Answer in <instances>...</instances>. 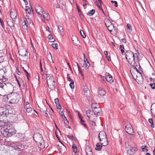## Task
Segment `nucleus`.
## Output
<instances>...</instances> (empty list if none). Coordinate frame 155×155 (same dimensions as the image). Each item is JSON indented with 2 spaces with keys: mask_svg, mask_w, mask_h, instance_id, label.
<instances>
[{
  "mask_svg": "<svg viewBox=\"0 0 155 155\" xmlns=\"http://www.w3.org/2000/svg\"><path fill=\"white\" fill-rule=\"evenodd\" d=\"M10 103L11 104H17L20 99V95L16 93H11L10 94Z\"/></svg>",
  "mask_w": 155,
  "mask_h": 155,
  "instance_id": "nucleus-1",
  "label": "nucleus"
},
{
  "mask_svg": "<svg viewBox=\"0 0 155 155\" xmlns=\"http://www.w3.org/2000/svg\"><path fill=\"white\" fill-rule=\"evenodd\" d=\"M126 58L129 64H131L132 61H134V56L133 53L130 50L126 51L125 53Z\"/></svg>",
  "mask_w": 155,
  "mask_h": 155,
  "instance_id": "nucleus-2",
  "label": "nucleus"
},
{
  "mask_svg": "<svg viewBox=\"0 0 155 155\" xmlns=\"http://www.w3.org/2000/svg\"><path fill=\"white\" fill-rule=\"evenodd\" d=\"M34 139L36 142L41 145L43 141L42 136L39 133L35 134L34 135Z\"/></svg>",
  "mask_w": 155,
  "mask_h": 155,
  "instance_id": "nucleus-3",
  "label": "nucleus"
},
{
  "mask_svg": "<svg viewBox=\"0 0 155 155\" xmlns=\"http://www.w3.org/2000/svg\"><path fill=\"white\" fill-rule=\"evenodd\" d=\"M124 129L126 132L130 135H132L134 133L132 126L129 123H127V124L124 126Z\"/></svg>",
  "mask_w": 155,
  "mask_h": 155,
  "instance_id": "nucleus-4",
  "label": "nucleus"
},
{
  "mask_svg": "<svg viewBox=\"0 0 155 155\" xmlns=\"http://www.w3.org/2000/svg\"><path fill=\"white\" fill-rule=\"evenodd\" d=\"M8 114V110L6 108L3 107L0 108V116L6 117Z\"/></svg>",
  "mask_w": 155,
  "mask_h": 155,
  "instance_id": "nucleus-5",
  "label": "nucleus"
},
{
  "mask_svg": "<svg viewBox=\"0 0 155 155\" xmlns=\"http://www.w3.org/2000/svg\"><path fill=\"white\" fill-rule=\"evenodd\" d=\"M107 22H105V24L106 27H107V29L111 33L113 29L114 28V26L113 24L109 20H107Z\"/></svg>",
  "mask_w": 155,
  "mask_h": 155,
  "instance_id": "nucleus-6",
  "label": "nucleus"
},
{
  "mask_svg": "<svg viewBox=\"0 0 155 155\" xmlns=\"http://www.w3.org/2000/svg\"><path fill=\"white\" fill-rule=\"evenodd\" d=\"M140 75L139 76H136V78H134L136 81L140 84H142L143 82V78L141 74V73L139 72Z\"/></svg>",
  "mask_w": 155,
  "mask_h": 155,
  "instance_id": "nucleus-7",
  "label": "nucleus"
},
{
  "mask_svg": "<svg viewBox=\"0 0 155 155\" xmlns=\"http://www.w3.org/2000/svg\"><path fill=\"white\" fill-rule=\"evenodd\" d=\"M93 112L94 113V114L97 116H101V109L100 106H98L94 110H93Z\"/></svg>",
  "mask_w": 155,
  "mask_h": 155,
  "instance_id": "nucleus-8",
  "label": "nucleus"
},
{
  "mask_svg": "<svg viewBox=\"0 0 155 155\" xmlns=\"http://www.w3.org/2000/svg\"><path fill=\"white\" fill-rule=\"evenodd\" d=\"M105 75L106 76L105 77V78L107 81L110 84H111L113 82V81L112 80V77L110 74L106 73Z\"/></svg>",
  "mask_w": 155,
  "mask_h": 155,
  "instance_id": "nucleus-9",
  "label": "nucleus"
},
{
  "mask_svg": "<svg viewBox=\"0 0 155 155\" xmlns=\"http://www.w3.org/2000/svg\"><path fill=\"white\" fill-rule=\"evenodd\" d=\"M48 75V74H46L47 84L55 82L53 77L52 76L49 77Z\"/></svg>",
  "mask_w": 155,
  "mask_h": 155,
  "instance_id": "nucleus-10",
  "label": "nucleus"
},
{
  "mask_svg": "<svg viewBox=\"0 0 155 155\" xmlns=\"http://www.w3.org/2000/svg\"><path fill=\"white\" fill-rule=\"evenodd\" d=\"M98 137H100L103 140L107 139L106 134L104 131L100 132L98 134Z\"/></svg>",
  "mask_w": 155,
  "mask_h": 155,
  "instance_id": "nucleus-11",
  "label": "nucleus"
},
{
  "mask_svg": "<svg viewBox=\"0 0 155 155\" xmlns=\"http://www.w3.org/2000/svg\"><path fill=\"white\" fill-rule=\"evenodd\" d=\"M35 10L38 15H40L41 16H42L41 13H40V12L41 13H43V12L41 7L38 5L36 6L35 7Z\"/></svg>",
  "mask_w": 155,
  "mask_h": 155,
  "instance_id": "nucleus-12",
  "label": "nucleus"
},
{
  "mask_svg": "<svg viewBox=\"0 0 155 155\" xmlns=\"http://www.w3.org/2000/svg\"><path fill=\"white\" fill-rule=\"evenodd\" d=\"M10 17L12 19L15 18L17 16V14L16 11L13 10V11L10 12Z\"/></svg>",
  "mask_w": 155,
  "mask_h": 155,
  "instance_id": "nucleus-13",
  "label": "nucleus"
},
{
  "mask_svg": "<svg viewBox=\"0 0 155 155\" xmlns=\"http://www.w3.org/2000/svg\"><path fill=\"white\" fill-rule=\"evenodd\" d=\"M54 102L56 105L57 108L58 109H60L61 107L58 101V98H56L54 100Z\"/></svg>",
  "mask_w": 155,
  "mask_h": 155,
  "instance_id": "nucleus-14",
  "label": "nucleus"
},
{
  "mask_svg": "<svg viewBox=\"0 0 155 155\" xmlns=\"http://www.w3.org/2000/svg\"><path fill=\"white\" fill-rule=\"evenodd\" d=\"M98 93L99 95L101 96H104L106 94V92L102 88H100L98 90Z\"/></svg>",
  "mask_w": 155,
  "mask_h": 155,
  "instance_id": "nucleus-15",
  "label": "nucleus"
},
{
  "mask_svg": "<svg viewBox=\"0 0 155 155\" xmlns=\"http://www.w3.org/2000/svg\"><path fill=\"white\" fill-rule=\"evenodd\" d=\"M151 111L153 115L155 118V103L151 105Z\"/></svg>",
  "mask_w": 155,
  "mask_h": 155,
  "instance_id": "nucleus-16",
  "label": "nucleus"
},
{
  "mask_svg": "<svg viewBox=\"0 0 155 155\" xmlns=\"http://www.w3.org/2000/svg\"><path fill=\"white\" fill-rule=\"evenodd\" d=\"M72 41L74 44L76 45H78V44L80 42L78 38L76 37L73 38H72Z\"/></svg>",
  "mask_w": 155,
  "mask_h": 155,
  "instance_id": "nucleus-17",
  "label": "nucleus"
},
{
  "mask_svg": "<svg viewBox=\"0 0 155 155\" xmlns=\"http://www.w3.org/2000/svg\"><path fill=\"white\" fill-rule=\"evenodd\" d=\"M85 151L87 153V155H93L91 149V148L89 147H88V148H86L85 149Z\"/></svg>",
  "mask_w": 155,
  "mask_h": 155,
  "instance_id": "nucleus-18",
  "label": "nucleus"
},
{
  "mask_svg": "<svg viewBox=\"0 0 155 155\" xmlns=\"http://www.w3.org/2000/svg\"><path fill=\"white\" fill-rule=\"evenodd\" d=\"M135 150L133 147H131L130 148L127 150L128 153L130 155H133L135 153Z\"/></svg>",
  "mask_w": 155,
  "mask_h": 155,
  "instance_id": "nucleus-19",
  "label": "nucleus"
},
{
  "mask_svg": "<svg viewBox=\"0 0 155 155\" xmlns=\"http://www.w3.org/2000/svg\"><path fill=\"white\" fill-rule=\"evenodd\" d=\"M51 90H53L55 88V82L47 84Z\"/></svg>",
  "mask_w": 155,
  "mask_h": 155,
  "instance_id": "nucleus-20",
  "label": "nucleus"
},
{
  "mask_svg": "<svg viewBox=\"0 0 155 155\" xmlns=\"http://www.w3.org/2000/svg\"><path fill=\"white\" fill-rule=\"evenodd\" d=\"M141 148L142 151L145 152H147L148 151V147L146 146L143 145L141 147Z\"/></svg>",
  "mask_w": 155,
  "mask_h": 155,
  "instance_id": "nucleus-21",
  "label": "nucleus"
},
{
  "mask_svg": "<svg viewBox=\"0 0 155 155\" xmlns=\"http://www.w3.org/2000/svg\"><path fill=\"white\" fill-rule=\"evenodd\" d=\"M132 66L134 67H137V64H138L139 68L140 67V66L139 64L138 63H136L135 61H132L131 64H130Z\"/></svg>",
  "mask_w": 155,
  "mask_h": 155,
  "instance_id": "nucleus-22",
  "label": "nucleus"
},
{
  "mask_svg": "<svg viewBox=\"0 0 155 155\" xmlns=\"http://www.w3.org/2000/svg\"><path fill=\"white\" fill-rule=\"evenodd\" d=\"M2 81L0 82V87L4 88V89H6L7 87V85L5 83L2 82Z\"/></svg>",
  "mask_w": 155,
  "mask_h": 155,
  "instance_id": "nucleus-23",
  "label": "nucleus"
},
{
  "mask_svg": "<svg viewBox=\"0 0 155 155\" xmlns=\"http://www.w3.org/2000/svg\"><path fill=\"white\" fill-rule=\"evenodd\" d=\"M96 147L95 148V150L98 151H100L102 147V145H99V143H97L96 145Z\"/></svg>",
  "mask_w": 155,
  "mask_h": 155,
  "instance_id": "nucleus-24",
  "label": "nucleus"
},
{
  "mask_svg": "<svg viewBox=\"0 0 155 155\" xmlns=\"http://www.w3.org/2000/svg\"><path fill=\"white\" fill-rule=\"evenodd\" d=\"M98 106H99L98 104L97 103H93L91 105V108L92 109V110H95V109Z\"/></svg>",
  "mask_w": 155,
  "mask_h": 155,
  "instance_id": "nucleus-25",
  "label": "nucleus"
},
{
  "mask_svg": "<svg viewBox=\"0 0 155 155\" xmlns=\"http://www.w3.org/2000/svg\"><path fill=\"white\" fill-rule=\"evenodd\" d=\"M95 9H92L89 11L87 13V14L89 16H92L95 13Z\"/></svg>",
  "mask_w": 155,
  "mask_h": 155,
  "instance_id": "nucleus-26",
  "label": "nucleus"
},
{
  "mask_svg": "<svg viewBox=\"0 0 155 155\" xmlns=\"http://www.w3.org/2000/svg\"><path fill=\"white\" fill-rule=\"evenodd\" d=\"M6 89L0 87V96H4V93L5 92V90Z\"/></svg>",
  "mask_w": 155,
  "mask_h": 155,
  "instance_id": "nucleus-27",
  "label": "nucleus"
},
{
  "mask_svg": "<svg viewBox=\"0 0 155 155\" xmlns=\"http://www.w3.org/2000/svg\"><path fill=\"white\" fill-rule=\"evenodd\" d=\"M93 112V111H92L90 110H88L86 111V114L87 117H88L89 118V119L90 118V114H92V113Z\"/></svg>",
  "mask_w": 155,
  "mask_h": 155,
  "instance_id": "nucleus-28",
  "label": "nucleus"
},
{
  "mask_svg": "<svg viewBox=\"0 0 155 155\" xmlns=\"http://www.w3.org/2000/svg\"><path fill=\"white\" fill-rule=\"evenodd\" d=\"M149 123L151 124V126L152 128L154 127V125L153 123V120L152 118H150L148 120Z\"/></svg>",
  "mask_w": 155,
  "mask_h": 155,
  "instance_id": "nucleus-29",
  "label": "nucleus"
},
{
  "mask_svg": "<svg viewBox=\"0 0 155 155\" xmlns=\"http://www.w3.org/2000/svg\"><path fill=\"white\" fill-rule=\"evenodd\" d=\"M103 141H104V142L101 143V144L102 145V146H106L108 145V141L107 139H106V140H104Z\"/></svg>",
  "mask_w": 155,
  "mask_h": 155,
  "instance_id": "nucleus-30",
  "label": "nucleus"
},
{
  "mask_svg": "<svg viewBox=\"0 0 155 155\" xmlns=\"http://www.w3.org/2000/svg\"><path fill=\"white\" fill-rule=\"evenodd\" d=\"M72 147L73 150V152L75 153H76L77 152V146L75 144H74L72 145Z\"/></svg>",
  "mask_w": 155,
  "mask_h": 155,
  "instance_id": "nucleus-31",
  "label": "nucleus"
},
{
  "mask_svg": "<svg viewBox=\"0 0 155 155\" xmlns=\"http://www.w3.org/2000/svg\"><path fill=\"white\" fill-rule=\"evenodd\" d=\"M46 109V110H45V111L43 110L42 111V114L44 115L46 117H48V113H49V114H50L49 113V112L47 110V109Z\"/></svg>",
  "mask_w": 155,
  "mask_h": 155,
  "instance_id": "nucleus-32",
  "label": "nucleus"
},
{
  "mask_svg": "<svg viewBox=\"0 0 155 155\" xmlns=\"http://www.w3.org/2000/svg\"><path fill=\"white\" fill-rule=\"evenodd\" d=\"M76 63L77 64V66L78 70L79 71V72L81 74V75L82 76H83V74L82 72V71L81 70V69L79 65H78V64L77 62H76Z\"/></svg>",
  "mask_w": 155,
  "mask_h": 155,
  "instance_id": "nucleus-33",
  "label": "nucleus"
},
{
  "mask_svg": "<svg viewBox=\"0 0 155 155\" xmlns=\"http://www.w3.org/2000/svg\"><path fill=\"white\" fill-rule=\"evenodd\" d=\"M84 94L87 97H90V91H88L86 92H84Z\"/></svg>",
  "mask_w": 155,
  "mask_h": 155,
  "instance_id": "nucleus-34",
  "label": "nucleus"
},
{
  "mask_svg": "<svg viewBox=\"0 0 155 155\" xmlns=\"http://www.w3.org/2000/svg\"><path fill=\"white\" fill-rule=\"evenodd\" d=\"M79 118L80 119H81L80 122L84 126V127H85L87 128V126L84 123H83V122H84V121L83 120L81 117V116H79Z\"/></svg>",
  "mask_w": 155,
  "mask_h": 155,
  "instance_id": "nucleus-35",
  "label": "nucleus"
},
{
  "mask_svg": "<svg viewBox=\"0 0 155 155\" xmlns=\"http://www.w3.org/2000/svg\"><path fill=\"white\" fill-rule=\"evenodd\" d=\"M25 7L26 8L25 9V11L27 13L30 14L31 13V11L29 8L28 6H26Z\"/></svg>",
  "mask_w": 155,
  "mask_h": 155,
  "instance_id": "nucleus-36",
  "label": "nucleus"
},
{
  "mask_svg": "<svg viewBox=\"0 0 155 155\" xmlns=\"http://www.w3.org/2000/svg\"><path fill=\"white\" fill-rule=\"evenodd\" d=\"M80 33L83 38H86V35L83 30H81L80 31Z\"/></svg>",
  "mask_w": 155,
  "mask_h": 155,
  "instance_id": "nucleus-37",
  "label": "nucleus"
},
{
  "mask_svg": "<svg viewBox=\"0 0 155 155\" xmlns=\"http://www.w3.org/2000/svg\"><path fill=\"white\" fill-rule=\"evenodd\" d=\"M69 85L71 88L72 89L74 88V84L73 80H71V81H70V83L69 84Z\"/></svg>",
  "mask_w": 155,
  "mask_h": 155,
  "instance_id": "nucleus-38",
  "label": "nucleus"
},
{
  "mask_svg": "<svg viewBox=\"0 0 155 155\" xmlns=\"http://www.w3.org/2000/svg\"><path fill=\"white\" fill-rule=\"evenodd\" d=\"M17 147L18 148L19 150H23L24 148V145L21 144H19L17 146Z\"/></svg>",
  "mask_w": 155,
  "mask_h": 155,
  "instance_id": "nucleus-39",
  "label": "nucleus"
},
{
  "mask_svg": "<svg viewBox=\"0 0 155 155\" xmlns=\"http://www.w3.org/2000/svg\"><path fill=\"white\" fill-rule=\"evenodd\" d=\"M62 145L61 147V148H60V150H61L63 152L65 151L66 150V148L65 146L62 144ZM61 151V150H60Z\"/></svg>",
  "mask_w": 155,
  "mask_h": 155,
  "instance_id": "nucleus-40",
  "label": "nucleus"
},
{
  "mask_svg": "<svg viewBox=\"0 0 155 155\" xmlns=\"http://www.w3.org/2000/svg\"><path fill=\"white\" fill-rule=\"evenodd\" d=\"M43 13V17L44 18H46V20H48V19H47L46 18L48 17V16L49 15V14L47 13H46L45 12V13Z\"/></svg>",
  "mask_w": 155,
  "mask_h": 155,
  "instance_id": "nucleus-41",
  "label": "nucleus"
},
{
  "mask_svg": "<svg viewBox=\"0 0 155 155\" xmlns=\"http://www.w3.org/2000/svg\"><path fill=\"white\" fill-rule=\"evenodd\" d=\"M51 45L53 48L54 49L56 50L58 49V45L57 43L52 44Z\"/></svg>",
  "mask_w": 155,
  "mask_h": 155,
  "instance_id": "nucleus-42",
  "label": "nucleus"
},
{
  "mask_svg": "<svg viewBox=\"0 0 155 155\" xmlns=\"http://www.w3.org/2000/svg\"><path fill=\"white\" fill-rule=\"evenodd\" d=\"M48 39H50V40H51L52 39H53V40H54L53 41H51V42H54L55 41L54 39L53 38V36L52 35H49L48 36Z\"/></svg>",
  "mask_w": 155,
  "mask_h": 155,
  "instance_id": "nucleus-43",
  "label": "nucleus"
},
{
  "mask_svg": "<svg viewBox=\"0 0 155 155\" xmlns=\"http://www.w3.org/2000/svg\"><path fill=\"white\" fill-rule=\"evenodd\" d=\"M26 111L28 113H29L31 112V111H32V109L31 107H26Z\"/></svg>",
  "mask_w": 155,
  "mask_h": 155,
  "instance_id": "nucleus-44",
  "label": "nucleus"
},
{
  "mask_svg": "<svg viewBox=\"0 0 155 155\" xmlns=\"http://www.w3.org/2000/svg\"><path fill=\"white\" fill-rule=\"evenodd\" d=\"M127 27L128 28V29L130 31H132V29L131 28V25L129 24H127Z\"/></svg>",
  "mask_w": 155,
  "mask_h": 155,
  "instance_id": "nucleus-45",
  "label": "nucleus"
},
{
  "mask_svg": "<svg viewBox=\"0 0 155 155\" xmlns=\"http://www.w3.org/2000/svg\"><path fill=\"white\" fill-rule=\"evenodd\" d=\"M62 118L63 119L64 123L65 124H67L69 123L68 121L67 120L66 117L65 118H64V117H62Z\"/></svg>",
  "mask_w": 155,
  "mask_h": 155,
  "instance_id": "nucleus-46",
  "label": "nucleus"
},
{
  "mask_svg": "<svg viewBox=\"0 0 155 155\" xmlns=\"http://www.w3.org/2000/svg\"><path fill=\"white\" fill-rule=\"evenodd\" d=\"M64 110H62L61 111V113H60V114L61 116L62 117H64V118H65L66 117L64 115Z\"/></svg>",
  "mask_w": 155,
  "mask_h": 155,
  "instance_id": "nucleus-47",
  "label": "nucleus"
},
{
  "mask_svg": "<svg viewBox=\"0 0 155 155\" xmlns=\"http://www.w3.org/2000/svg\"><path fill=\"white\" fill-rule=\"evenodd\" d=\"M26 24H27L25 21H24L22 23V25L23 26H24V27L25 29L27 28V26L26 25Z\"/></svg>",
  "mask_w": 155,
  "mask_h": 155,
  "instance_id": "nucleus-48",
  "label": "nucleus"
},
{
  "mask_svg": "<svg viewBox=\"0 0 155 155\" xmlns=\"http://www.w3.org/2000/svg\"><path fill=\"white\" fill-rule=\"evenodd\" d=\"M89 121L90 122V124L93 126H95L96 125L95 122L92 120H89Z\"/></svg>",
  "mask_w": 155,
  "mask_h": 155,
  "instance_id": "nucleus-49",
  "label": "nucleus"
},
{
  "mask_svg": "<svg viewBox=\"0 0 155 155\" xmlns=\"http://www.w3.org/2000/svg\"><path fill=\"white\" fill-rule=\"evenodd\" d=\"M97 6H98V8H99L100 9V10H101L102 11V12H103V13L104 14V12L103 11V9H102V8H101V6H102V5H101V4H100V5H98H98H97Z\"/></svg>",
  "mask_w": 155,
  "mask_h": 155,
  "instance_id": "nucleus-50",
  "label": "nucleus"
},
{
  "mask_svg": "<svg viewBox=\"0 0 155 155\" xmlns=\"http://www.w3.org/2000/svg\"><path fill=\"white\" fill-rule=\"evenodd\" d=\"M58 28L60 32H62L63 31V28L61 26L59 25Z\"/></svg>",
  "mask_w": 155,
  "mask_h": 155,
  "instance_id": "nucleus-51",
  "label": "nucleus"
},
{
  "mask_svg": "<svg viewBox=\"0 0 155 155\" xmlns=\"http://www.w3.org/2000/svg\"><path fill=\"white\" fill-rule=\"evenodd\" d=\"M150 85L152 89H155V83H150Z\"/></svg>",
  "mask_w": 155,
  "mask_h": 155,
  "instance_id": "nucleus-52",
  "label": "nucleus"
},
{
  "mask_svg": "<svg viewBox=\"0 0 155 155\" xmlns=\"http://www.w3.org/2000/svg\"><path fill=\"white\" fill-rule=\"evenodd\" d=\"M120 48H122H122L121 49V51L122 53H123L124 52V45H120Z\"/></svg>",
  "mask_w": 155,
  "mask_h": 155,
  "instance_id": "nucleus-53",
  "label": "nucleus"
},
{
  "mask_svg": "<svg viewBox=\"0 0 155 155\" xmlns=\"http://www.w3.org/2000/svg\"><path fill=\"white\" fill-rule=\"evenodd\" d=\"M87 61V63H85L86 67L87 68H88L90 66V64L89 63L88 61H87V59H86Z\"/></svg>",
  "mask_w": 155,
  "mask_h": 155,
  "instance_id": "nucleus-54",
  "label": "nucleus"
},
{
  "mask_svg": "<svg viewBox=\"0 0 155 155\" xmlns=\"http://www.w3.org/2000/svg\"><path fill=\"white\" fill-rule=\"evenodd\" d=\"M25 72L26 73V75L27 76L28 79V80H29V76L30 75H29V73L26 70H25Z\"/></svg>",
  "mask_w": 155,
  "mask_h": 155,
  "instance_id": "nucleus-55",
  "label": "nucleus"
},
{
  "mask_svg": "<svg viewBox=\"0 0 155 155\" xmlns=\"http://www.w3.org/2000/svg\"><path fill=\"white\" fill-rule=\"evenodd\" d=\"M84 92H86L88 91H89V89L86 86H85L84 88Z\"/></svg>",
  "mask_w": 155,
  "mask_h": 155,
  "instance_id": "nucleus-56",
  "label": "nucleus"
},
{
  "mask_svg": "<svg viewBox=\"0 0 155 155\" xmlns=\"http://www.w3.org/2000/svg\"><path fill=\"white\" fill-rule=\"evenodd\" d=\"M9 133H10L12 135L15 134L16 132L15 131H11L10 130H9L8 131Z\"/></svg>",
  "mask_w": 155,
  "mask_h": 155,
  "instance_id": "nucleus-57",
  "label": "nucleus"
},
{
  "mask_svg": "<svg viewBox=\"0 0 155 155\" xmlns=\"http://www.w3.org/2000/svg\"><path fill=\"white\" fill-rule=\"evenodd\" d=\"M67 137L70 139H73L74 138V137L73 136L68 135Z\"/></svg>",
  "mask_w": 155,
  "mask_h": 155,
  "instance_id": "nucleus-58",
  "label": "nucleus"
},
{
  "mask_svg": "<svg viewBox=\"0 0 155 155\" xmlns=\"http://www.w3.org/2000/svg\"><path fill=\"white\" fill-rule=\"evenodd\" d=\"M29 107V103L28 102L26 103V104L25 106V108L26 107Z\"/></svg>",
  "mask_w": 155,
  "mask_h": 155,
  "instance_id": "nucleus-59",
  "label": "nucleus"
},
{
  "mask_svg": "<svg viewBox=\"0 0 155 155\" xmlns=\"http://www.w3.org/2000/svg\"><path fill=\"white\" fill-rule=\"evenodd\" d=\"M4 59V57H1V58L0 57V63L2 62L3 61Z\"/></svg>",
  "mask_w": 155,
  "mask_h": 155,
  "instance_id": "nucleus-60",
  "label": "nucleus"
},
{
  "mask_svg": "<svg viewBox=\"0 0 155 155\" xmlns=\"http://www.w3.org/2000/svg\"><path fill=\"white\" fill-rule=\"evenodd\" d=\"M67 76L68 79L69 80V81H71V80H73L72 79H71L70 76L69 74H67Z\"/></svg>",
  "mask_w": 155,
  "mask_h": 155,
  "instance_id": "nucleus-61",
  "label": "nucleus"
},
{
  "mask_svg": "<svg viewBox=\"0 0 155 155\" xmlns=\"http://www.w3.org/2000/svg\"><path fill=\"white\" fill-rule=\"evenodd\" d=\"M114 6L116 7L118 6L117 2V1H115L114 2Z\"/></svg>",
  "mask_w": 155,
  "mask_h": 155,
  "instance_id": "nucleus-62",
  "label": "nucleus"
},
{
  "mask_svg": "<svg viewBox=\"0 0 155 155\" xmlns=\"http://www.w3.org/2000/svg\"><path fill=\"white\" fill-rule=\"evenodd\" d=\"M106 58H107V60L108 61H110L111 60L110 58V56H107Z\"/></svg>",
  "mask_w": 155,
  "mask_h": 155,
  "instance_id": "nucleus-63",
  "label": "nucleus"
},
{
  "mask_svg": "<svg viewBox=\"0 0 155 155\" xmlns=\"http://www.w3.org/2000/svg\"><path fill=\"white\" fill-rule=\"evenodd\" d=\"M122 41L124 43H126V40L125 38H123L121 39Z\"/></svg>",
  "mask_w": 155,
  "mask_h": 155,
  "instance_id": "nucleus-64",
  "label": "nucleus"
}]
</instances>
